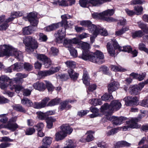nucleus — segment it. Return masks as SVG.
Instances as JSON below:
<instances>
[{
  "label": "nucleus",
  "instance_id": "26",
  "mask_svg": "<svg viewBox=\"0 0 148 148\" xmlns=\"http://www.w3.org/2000/svg\"><path fill=\"white\" fill-rule=\"evenodd\" d=\"M94 132L92 130H89L87 132L86 134H87L86 139L84 140L83 141L82 140L81 141L84 142V141L86 140L87 142H90L93 140H94V137L92 135Z\"/></svg>",
  "mask_w": 148,
  "mask_h": 148
},
{
  "label": "nucleus",
  "instance_id": "18",
  "mask_svg": "<svg viewBox=\"0 0 148 148\" xmlns=\"http://www.w3.org/2000/svg\"><path fill=\"white\" fill-rule=\"evenodd\" d=\"M34 88L40 91H43L45 90V84L43 82L38 81L33 85Z\"/></svg>",
  "mask_w": 148,
  "mask_h": 148
},
{
  "label": "nucleus",
  "instance_id": "40",
  "mask_svg": "<svg viewBox=\"0 0 148 148\" xmlns=\"http://www.w3.org/2000/svg\"><path fill=\"white\" fill-rule=\"evenodd\" d=\"M89 101L91 104L95 106L98 105H101L102 104L101 101L100 99H92L90 100Z\"/></svg>",
  "mask_w": 148,
  "mask_h": 148
},
{
  "label": "nucleus",
  "instance_id": "3",
  "mask_svg": "<svg viewBox=\"0 0 148 148\" xmlns=\"http://www.w3.org/2000/svg\"><path fill=\"white\" fill-rule=\"evenodd\" d=\"M23 42L27 47L26 50L28 52L33 51L37 49L38 47L37 42L30 36L26 37L24 40Z\"/></svg>",
  "mask_w": 148,
  "mask_h": 148
},
{
  "label": "nucleus",
  "instance_id": "64",
  "mask_svg": "<svg viewBox=\"0 0 148 148\" xmlns=\"http://www.w3.org/2000/svg\"><path fill=\"white\" fill-rule=\"evenodd\" d=\"M139 27L143 30L144 32L148 33V28L146 27L145 25L143 23H141L139 25Z\"/></svg>",
  "mask_w": 148,
  "mask_h": 148
},
{
  "label": "nucleus",
  "instance_id": "22",
  "mask_svg": "<svg viewBox=\"0 0 148 148\" xmlns=\"http://www.w3.org/2000/svg\"><path fill=\"white\" fill-rule=\"evenodd\" d=\"M129 92L132 95H137L139 93L140 88L138 85H135L130 86L129 88Z\"/></svg>",
  "mask_w": 148,
  "mask_h": 148
},
{
  "label": "nucleus",
  "instance_id": "38",
  "mask_svg": "<svg viewBox=\"0 0 148 148\" xmlns=\"http://www.w3.org/2000/svg\"><path fill=\"white\" fill-rule=\"evenodd\" d=\"M38 75L42 77L51 75L49 70L43 71H40L38 72Z\"/></svg>",
  "mask_w": 148,
  "mask_h": 148
},
{
  "label": "nucleus",
  "instance_id": "28",
  "mask_svg": "<svg viewBox=\"0 0 148 148\" xmlns=\"http://www.w3.org/2000/svg\"><path fill=\"white\" fill-rule=\"evenodd\" d=\"M131 144L125 141H119L116 143L115 145V148H120L121 147L124 146L129 147L130 146Z\"/></svg>",
  "mask_w": 148,
  "mask_h": 148
},
{
  "label": "nucleus",
  "instance_id": "42",
  "mask_svg": "<svg viewBox=\"0 0 148 148\" xmlns=\"http://www.w3.org/2000/svg\"><path fill=\"white\" fill-rule=\"evenodd\" d=\"M22 67L23 66L21 65V63L18 64V63H16L11 66V67L12 68L13 70L17 71H20L22 68Z\"/></svg>",
  "mask_w": 148,
  "mask_h": 148
},
{
  "label": "nucleus",
  "instance_id": "32",
  "mask_svg": "<svg viewBox=\"0 0 148 148\" xmlns=\"http://www.w3.org/2000/svg\"><path fill=\"white\" fill-rule=\"evenodd\" d=\"M45 89L47 88L49 92H52L55 88V87L49 81L45 80Z\"/></svg>",
  "mask_w": 148,
  "mask_h": 148
},
{
  "label": "nucleus",
  "instance_id": "30",
  "mask_svg": "<svg viewBox=\"0 0 148 148\" xmlns=\"http://www.w3.org/2000/svg\"><path fill=\"white\" fill-rule=\"evenodd\" d=\"M113 98L112 93L109 92V93H106L101 97V100L106 102L110 101Z\"/></svg>",
  "mask_w": 148,
  "mask_h": 148
},
{
  "label": "nucleus",
  "instance_id": "23",
  "mask_svg": "<svg viewBox=\"0 0 148 148\" xmlns=\"http://www.w3.org/2000/svg\"><path fill=\"white\" fill-rule=\"evenodd\" d=\"M47 123V127L48 129H51L53 127V123L55 122L56 119L53 118V117L49 116L46 120Z\"/></svg>",
  "mask_w": 148,
  "mask_h": 148
},
{
  "label": "nucleus",
  "instance_id": "2",
  "mask_svg": "<svg viewBox=\"0 0 148 148\" xmlns=\"http://www.w3.org/2000/svg\"><path fill=\"white\" fill-rule=\"evenodd\" d=\"M80 24L82 26H84L85 27L88 28V30L91 33L94 30L97 29L98 31V34H100L101 35L103 36H106L108 34L107 31L104 30L103 29H101L99 26H97L93 24L90 20L83 21H81Z\"/></svg>",
  "mask_w": 148,
  "mask_h": 148
},
{
  "label": "nucleus",
  "instance_id": "34",
  "mask_svg": "<svg viewBox=\"0 0 148 148\" xmlns=\"http://www.w3.org/2000/svg\"><path fill=\"white\" fill-rule=\"evenodd\" d=\"M66 137V136L60 131L56 133L55 138L56 140L58 141L63 139Z\"/></svg>",
  "mask_w": 148,
  "mask_h": 148
},
{
  "label": "nucleus",
  "instance_id": "11",
  "mask_svg": "<svg viewBox=\"0 0 148 148\" xmlns=\"http://www.w3.org/2000/svg\"><path fill=\"white\" fill-rule=\"evenodd\" d=\"M93 52H91L90 51H84L81 54L78 56V57L84 60H88L92 62L94 61L93 58H95L93 56Z\"/></svg>",
  "mask_w": 148,
  "mask_h": 148
},
{
  "label": "nucleus",
  "instance_id": "13",
  "mask_svg": "<svg viewBox=\"0 0 148 148\" xmlns=\"http://www.w3.org/2000/svg\"><path fill=\"white\" fill-rule=\"evenodd\" d=\"M61 132L66 136L67 135L70 134L72 132L73 129L68 124H62L60 127Z\"/></svg>",
  "mask_w": 148,
  "mask_h": 148
},
{
  "label": "nucleus",
  "instance_id": "27",
  "mask_svg": "<svg viewBox=\"0 0 148 148\" xmlns=\"http://www.w3.org/2000/svg\"><path fill=\"white\" fill-rule=\"evenodd\" d=\"M21 103L23 105L28 107H33V105L32 101L26 97H24L21 100Z\"/></svg>",
  "mask_w": 148,
  "mask_h": 148
},
{
  "label": "nucleus",
  "instance_id": "60",
  "mask_svg": "<svg viewBox=\"0 0 148 148\" xmlns=\"http://www.w3.org/2000/svg\"><path fill=\"white\" fill-rule=\"evenodd\" d=\"M58 77H59V78L62 81H65L69 78V76L67 74H59Z\"/></svg>",
  "mask_w": 148,
  "mask_h": 148
},
{
  "label": "nucleus",
  "instance_id": "20",
  "mask_svg": "<svg viewBox=\"0 0 148 148\" xmlns=\"http://www.w3.org/2000/svg\"><path fill=\"white\" fill-rule=\"evenodd\" d=\"M90 3L93 6H99L104 3L110 2L112 0H89Z\"/></svg>",
  "mask_w": 148,
  "mask_h": 148
},
{
  "label": "nucleus",
  "instance_id": "36",
  "mask_svg": "<svg viewBox=\"0 0 148 148\" xmlns=\"http://www.w3.org/2000/svg\"><path fill=\"white\" fill-rule=\"evenodd\" d=\"M54 1L53 3L54 4L59 5L61 6H67L68 4L65 0H53Z\"/></svg>",
  "mask_w": 148,
  "mask_h": 148
},
{
  "label": "nucleus",
  "instance_id": "41",
  "mask_svg": "<svg viewBox=\"0 0 148 148\" xmlns=\"http://www.w3.org/2000/svg\"><path fill=\"white\" fill-rule=\"evenodd\" d=\"M143 35V33L141 30L136 31L132 34V37L133 38H135L137 37L140 38Z\"/></svg>",
  "mask_w": 148,
  "mask_h": 148
},
{
  "label": "nucleus",
  "instance_id": "31",
  "mask_svg": "<svg viewBox=\"0 0 148 148\" xmlns=\"http://www.w3.org/2000/svg\"><path fill=\"white\" fill-rule=\"evenodd\" d=\"M79 48H81L82 49V52L84 51H89L90 48V45L87 43L82 42L80 44H79Z\"/></svg>",
  "mask_w": 148,
  "mask_h": 148
},
{
  "label": "nucleus",
  "instance_id": "29",
  "mask_svg": "<svg viewBox=\"0 0 148 148\" xmlns=\"http://www.w3.org/2000/svg\"><path fill=\"white\" fill-rule=\"evenodd\" d=\"M33 27H35L31 25V26H28L23 28L22 29L23 34L25 35L30 34L34 31L33 29Z\"/></svg>",
  "mask_w": 148,
  "mask_h": 148
},
{
  "label": "nucleus",
  "instance_id": "37",
  "mask_svg": "<svg viewBox=\"0 0 148 148\" xmlns=\"http://www.w3.org/2000/svg\"><path fill=\"white\" fill-rule=\"evenodd\" d=\"M134 10L135 12V14L139 15L142 14L143 8L142 6H135L134 7Z\"/></svg>",
  "mask_w": 148,
  "mask_h": 148
},
{
  "label": "nucleus",
  "instance_id": "25",
  "mask_svg": "<svg viewBox=\"0 0 148 148\" xmlns=\"http://www.w3.org/2000/svg\"><path fill=\"white\" fill-rule=\"evenodd\" d=\"M61 101V99L57 97L52 99L47 104V107H52L58 105L60 104Z\"/></svg>",
  "mask_w": 148,
  "mask_h": 148
},
{
  "label": "nucleus",
  "instance_id": "35",
  "mask_svg": "<svg viewBox=\"0 0 148 148\" xmlns=\"http://www.w3.org/2000/svg\"><path fill=\"white\" fill-rule=\"evenodd\" d=\"M52 138L50 137H45L42 140V144L46 146L50 145L52 143Z\"/></svg>",
  "mask_w": 148,
  "mask_h": 148
},
{
  "label": "nucleus",
  "instance_id": "50",
  "mask_svg": "<svg viewBox=\"0 0 148 148\" xmlns=\"http://www.w3.org/2000/svg\"><path fill=\"white\" fill-rule=\"evenodd\" d=\"M75 62L72 61H67L65 64L69 69H73L75 67Z\"/></svg>",
  "mask_w": 148,
  "mask_h": 148
},
{
  "label": "nucleus",
  "instance_id": "55",
  "mask_svg": "<svg viewBox=\"0 0 148 148\" xmlns=\"http://www.w3.org/2000/svg\"><path fill=\"white\" fill-rule=\"evenodd\" d=\"M43 64L45 68H49L52 65V61L49 58L48 59L45 61L43 63Z\"/></svg>",
  "mask_w": 148,
  "mask_h": 148
},
{
  "label": "nucleus",
  "instance_id": "62",
  "mask_svg": "<svg viewBox=\"0 0 148 148\" xmlns=\"http://www.w3.org/2000/svg\"><path fill=\"white\" fill-rule=\"evenodd\" d=\"M51 54L54 56H57L59 53V50L56 48L52 47L51 48Z\"/></svg>",
  "mask_w": 148,
  "mask_h": 148
},
{
  "label": "nucleus",
  "instance_id": "63",
  "mask_svg": "<svg viewBox=\"0 0 148 148\" xmlns=\"http://www.w3.org/2000/svg\"><path fill=\"white\" fill-rule=\"evenodd\" d=\"M24 68L25 70L28 71H30L32 70L33 66L29 63L25 62L24 64Z\"/></svg>",
  "mask_w": 148,
  "mask_h": 148
},
{
  "label": "nucleus",
  "instance_id": "17",
  "mask_svg": "<svg viewBox=\"0 0 148 148\" xmlns=\"http://www.w3.org/2000/svg\"><path fill=\"white\" fill-rule=\"evenodd\" d=\"M1 126L2 127L7 128L12 132L15 131L17 128H18L19 127L16 123H13L10 122H8L7 124L3 125H2Z\"/></svg>",
  "mask_w": 148,
  "mask_h": 148
},
{
  "label": "nucleus",
  "instance_id": "53",
  "mask_svg": "<svg viewBox=\"0 0 148 148\" xmlns=\"http://www.w3.org/2000/svg\"><path fill=\"white\" fill-rule=\"evenodd\" d=\"M102 12L103 16H111L113 15L114 13L113 9H108Z\"/></svg>",
  "mask_w": 148,
  "mask_h": 148
},
{
  "label": "nucleus",
  "instance_id": "33",
  "mask_svg": "<svg viewBox=\"0 0 148 148\" xmlns=\"http://www.w3.org/2000/svg\"><path fill=\"white\" fill-rule=\"evenodd\" d=\"M89 75L87 71H84L82 79L83 83L86 86H88L90 84V82L88 81L89 79Z\"/></svg>",
  "mask_w": 148,
  "mask_h": 148
},
{
  "label": "nucleus",
  "instance_id": "51",
  "mask_svg": "<svg viewBox=\"0 0 148 148\" xmlns=\"http://www.w3.org/2000/svg\"><path fill=\"white\" fill-rule=\"evenodd\" d=\"M49 58L43 54H38L37 56V58L42 61V63Z\"/></svg>",
  "mask_w": 148,
  "mask_h": 148
},
{
  "label": "nucleus",
  "instance_id": "57",
  "mask_svg": "<svg viewBox=\"0 0 148 148\" xmlns=\"http://www.w3.org/2000/svg\"><path fill=\"white\" fill-rule=\"evenodd\" d=\"M119 127L114 128L109 130L107 133V136H110L111 135H114L117 132L118 130H119Z\"/></svg>",
  "mask_w": 148,
  "mask_h": 148
},
{
  "label": "nucleus",
  "instance_id": "58",
  "mask_svg": "<svg viewBox=\"0 0 148 148\" xmlns=\"http://www.w3.org/2000/svg\"><path fill=\"white\" fill-rule=\"evenodd\" d=\"M88 3L92 5L90 3L89 0H79V1L80 6L84 8L86 7Z\"/></svg>",
  "mask_w": 148,
  "mask_h": 148
},
{
  "label": "nucleus",
  "instance_id": "5",
  "mask_svg": "<svg viewBox=\"0 0 148 148\" xmlns=\"http://www.w3.org/2000/svg\"><path fill=\"white\" fill-rule=\"evenodd\" d=\"M37 14L33 12L28 13L26 18L32 26L37 27L39 22Z\"/></svg>",
  "mask_w": 148,
  "mask_h": 148
},
{
  "label": "nucleus",
  "instance_id": "43",
  "mask_svg": "<svg viewBox=\"0 0 148 148\" xmlns=\"http://www.w3.org/2000/svg\"><path fill=\"white\" fill-rule=\"evenodd\" d=\"M38 118L42 120H46L47 118L45 113H43L41 111H38L36 113Z\"/></svg>",
  "mask_w": 148,
  "mask_h": 148
},
{
  "label": "nucleus",
  "instance_id": "12",
  "mask_svg": "<svg viewBox=\"0 0 148 148\" xmlns=\"http://www.w3.org/2000/svg\"><path fill=\"white\" fill-rule=\"evenodd\" d=\"M127 119V118L126 117L122 116L118 117L114 116H110L108 119V120L112 121L113 124L116 125L124 123Z\"/></svg>",
  "mask_w": 148,
  "mask_h": 148
},
{
  "label": "nucleus",
  "instance_id": "44",
  "mask_svg": "<svg viewBox=\"0 0 148 148\" xmlns=\"http://www.w3.org/2000/svg\"><path fill=\"white\" fill-rule=\"evenodd\" d=\"M100 69L102 71L103 73L105 75H110V73L109 71V69L105 65H102L100 67Z\"/></svg>",
  "mask_w": 148,
  "mask_h": 148
},
{
  "label": "nucleus",
  "instance_id": "48",
  "mask_svg": "<svg viewBox=\"0 0 148 148\" xmlns=\"http://www.w3.org/2000/svg\"><path fill=\"white\" fill-rule=\"evenodd\" d=\"M92 18L94 19H103V12L100 13L95 12L92 14Z\"/></svg>",
  "mask_w": 148,
  "mask_h": 148
},
{
  "label": "nucleus",
  "instance_id": "45",
  "mask_svg": "<svg viewBox=\"0 0 148 148\" xmlns=\"http://www.w3.org/2000/svg\"><path fill=\"white\" fill-rule=\"evenodd\" d=\"M89 110H81L78 111L77 114V116L80 118L83 117L85 115H86L89 112Z\"/></svg>",
  "mask_w": 148,
  "mask_h": 148
},
{
  "label": "nucleus",
  "instance_id": "49",
  "mask_svg": "<svg viewBox=\"0 0 148 148\" xmlns=\"http://www.w3.org/2000/svg\"><path fill=\"white\" fill-rule=\"evenodd\" d=\"M123 49L121 48L120 51L127 52L129 53L132 52V48L130 45L124 46L122 47Z\"/></svg>",
  "mask_w": 148,
  "mask_h": 148
},
{
  "label": "nucleus",
  "instance_id": "59",
  "mask_svg": "<svg viewBox=\"0 0 148 148\" xmlns=\"http://www.w3.org/2000/svg\"><path fill=\"white\" fill-rule=\"evenodd\" d=\"M114 68V71H116L124 72L127 71L126 69L123 68L121 66L119 67L117 66H113L112 69Z\"/></svg>",
  "mask_w": 148,
  "mask_h": 148
},
{
  "label": "nucleus",
  "instance_id": "16",
  "mask_svg": "<svg viewBox=\"0 0 148 148\" xmlns=\"http://www.w3.org/2000/svg\"><path fill=\"white\" fill-rule=\"evenodd\" d=\"M1 78V81L4 82H8L10 86H11L13 84L19 83L21 82L20 79L18 78H15L13 80L11 81L10 80L9 78L5 75L2 76Z\"/></svg>",
  "mask_w": 148,
  "mask_h": 148
},
{
  "label": "nucleus",
  "instance_id": "19",
  "mask_svg": "<svg viewBox=\"0 0 148 148\" xmlns=\"http://www.w3.org/2000/svg\"><path fill=\"white\" fill-rule=\"evenodd\" d=\"M60 27H61L58 23H52L44 28V30L47 32H50L56 30Z\"/></svg>",
  "mask_w": 148,
  "mask_h": 148
},
{
  "label": "nucleus",
  "instance_id": "47",
  "mask_svg": "<svg viewBox=\"0 0 148 148\" xmlns=\"http://www.w3.org/2000/svg\"><path fill=\"white\" fill-rule=\"evenodd\" d=\"M14 109L17 111L25 113L26 112L25 109L22 106L19 105L15 106L14 107Z\"/></svg>",
  "mask_w": 148,
  "mask_h": 148
},
{
  "label": "nucleus",
  "instance_id": "24",
  "mask_svg": "<svg viewBox=\"0 0 148 148\" xmlns=\"http://www.w3.org/2000/svg\"><path fill=\"white\" fill-rule=\"evenodd\" d=\"M21 83V81L19 83H16L17 84H13L12 85H13V86L11 87H10V89L12 90L14 89L15 92L17 93H19L20 91H22V90L24 88L22 85H19Z\"/></svg>",
  "mask_w": 148,
  "mask_h": 148
},
{
  "label": "nucleus",
  "instance_id": "56",
  "mask_svg": "<svg viewBox=\"0 0 148 148\" xmlns=\"http://www.w3.org/2000/svg\"><path fill=\"white\" fill-rule=\"evenodd\" d=\"M92 32L93 36H91L90 38V42L91 43H93L94 42L95 38L98 35V31L97 29H96L95 30H94Z\"/></svg>",
  "mask_w": 148,
  "mask_h": 148
},
{
  "label": "nucleus",
  "instance_id": "21",
  "mask_svg": "<svg viewBox=\"0 0 148 148\" xmlns=\"http://www.w3.org/2000/svg\"><path fill=\"white\" fill-rule=\"evenodd\" d=\"M69 76L72 80L76 81L77 79L79 74L75 72L73 69H69L68 70Z\"/></svg>",
  "mask_w": 148,
  "mask_h": 148
},
{
  "label": "nucleus",
  "instance_id": "6",
  "mask_svg": "<svg viewBox=\"0 0 148 148\" xmlns=\"http://www.w3.org/2000/svg\"><path fill=\"white\" fill-rule=\"evenodd\" d=\"M139 119L137 118H132L128 121L126 120L125 122L127 124L129 125L123 126L122 127L123 131H126L128 130V129L138 128H139L138 126V122Z\"/></svg>",
  "mask_w": 148,
  "mask_h": 148
},
{
  "label": "nucleus",
  "instance_id": "46",
  "mask_svg": "<svg viewBox=\"0 0 148 148\" xmlns=\"http://www.w3.org/2000/svg\"><path fill=\"white\" fill-rule=\"evenodd\" d=\"M138 49L141 51H143L148 54V48L146 47V45L143 43L141 42L139 44Z\"/></svg>",
  "mask_w": 148,
  "mask_h": 148
},
{
  "label": "nucleus",
  "instance_id": "8",
  "mask_svg": "<svg viewBox=\"0 0 148 148\" xmlns=\"http://www.w3.org/2000/svg\"><path fill=\"white\" fill-rule=\"evenodd\" d=\"M125 102V104L126 106H135L139 104L138 98L136 96H135L130 98L127 97L126 99V98L123 99Z\"/></svg>",
  "mask_w": 148,
  "mask_h": 148
},
{
  "label": "nucleus",
  "instance_id": "54",
  "mask_svg": "<svg viewBox=\"0 0 148 148\" xmlns=\"http://www.w3.org/2000/svg\"><path fill=\"white\" fill-rule=\"evenodd\" d=\"M35 132V129L33 127H29L27 128L25 131V134L27 135L33 134Z\"/></svg>",
  "mask_w": 148,
  "mask_h": 148
},
{
  "label": "nucleus",
  "instance_id": "52",
  "mask_svg": "<svg viewBox=\"0 0 148 148\" xmlns=\"http://www.w3.org/2000/svg\"><path fill=\"white\" fill-rule=\"evenodd\" d=\"M67 103L66 100L60 103V105L59 108L60 111L66 109V106L68 104Z\"/></svg>",
  "mask_w": 148,
  "mask_h": 148
},
{
  "label": "nucleus",
  "instance_id": "9",
  "mask_svg": "<svg viewBox=\"0 0 148 148\" xmlns=\"http://www.w3.org/2000/svg\"><path fill=\"white\" fill-rule=\"evenodd\" d=\"M93 54L94 55L93 56L95 58H93L94 61L92 62L99 64H102L103 62L102 60L104 58L103 53L100 51L97 50L95 52H93Z\"/></svg>",
  "mask_w": 148,
  "mask_h": 148
},
{
  "label": "nucleus",
  "instance_id": "7",
  "mask_svg": "<svg viewBox=\"0 0 148 148\" xmlns=\"http://www.w3.org/2000/svg\"><path fill=\"white\" fill-rule=\"evenodd\" d=\"M66 29L65 27L62 28L61 29H59L56 33L55 34V35L56 37V41L58 43H61L63 39L66 36Z\"/></svg>",
  "mask_w": 148,
  "mask_h": 148
},
{
  "label": "nucleus",
  "instance_id": "4",
  "mask_svg": "<svg viewBox=\"0 0 148 148\" xmlns=\"http://www.w3.org/2000/svg\"><path fill=\"white\" fill-rule=\"evenodd\" d=\"M112 45L111 43L108 42L107 43L106 47L110 55L113 57L115 55V50L118 49L120 51L121 48H122V47L120 46L118 42L115 39L112 40Z\"/></svg>",
  "mask_w": 148,
  "mask_h": 148
},
{
  "label": "nucleus",
  "instance_id": "1",
  "mask_svg": "<svg viewBox=\"0 0 148 148\" xmlns=\"http://www.w3.org/2000/svg\"><path fill=\"white\" fill-rule=\"evenodd\" d=\"M3 47L4 48L3 51L5 56L10 57L14 55L15 58L19 60H21L23 59V54L21 51H16L12 46L6 45H3L0 46V51L2 50Z\"/></svg>",
  "mask_w": 148,
  "mask_h": 148
},
{
  "label": "nucleus",
  "instance_id": "14",
  "mask_svg": "<svg viewBox=\"0 0 148 148\" xmlns=\"http://www.w3.org/2000/svg\"><path fill=\"white\" fill-rule=\"evenodd\" d=\"M121 106V103L119 101L114 100L110 104V110L114 111H117L120 109Z\"/></svg>",
  "mask_w": 148,
  "mask_h": 148
},
{
  "label": "nucleus",
  "instance_id": "39",
  "mask_svg": "<svg viewBox=\"0 0 148 148\" xmlns=\"http://www.w3.org/2000/svg\"><path fill=\"white\" fill-rule=\"evenodd\" d=\"M61 18L62 21L61 22H58L61 27H65L67 24V18L66 15H63L61 16Z\"/></svg>",
  "mask_w": 148,
  "mask_h": 148
},
{
  "label": "nucleus",
  "instance_id": "15",
  "mask_svg": "<svg viewBox=\"0 0 148 148\" xmlns=\"http://www.w3.org/2000/svg\"><path fill=\"white\" fill-rule=\"evenodd\" d=\"M119 86V83L117 82L113 81L108 86V92L110 93L116 90Z\"/></svg>",
  "mask_w": 148,
  "mask_h": 148
},
{
  "label": "nucleus",
  "instance_id": "10",
  "mask_svg": "<svg viewBox=\"0 0 148 148\" xmlns=\"http://www.w3.org/2000/svg\"><path fill=\"white\" fill-rule=\"evenodd\" d=\"M48 97H45L39 102H34L33 103V108L37 109H40L47 107V104L50 100Z\"/></svg>",
  "mask_w": 148,
  "mask_h": 148
},
{
  "label": "nucleus",
  "instance_id": "61",
  "mask_svg": "<svg viewBox=\"0 0 148 148\" xmlns=\"http://www.w3.org/2000/svg\"><path fill=\"white\" fill-rule=\"evenodd\" d=\"M128 30V29L127 27L122 28L121 29L116 31L115 32V34L117 36L121 35Z\"/></svg>",
  "mask_w": 148,
  "mask_h": 148
}]
</instances>
